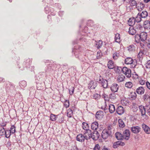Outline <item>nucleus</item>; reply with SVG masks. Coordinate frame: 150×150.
<instances>
[{
  "instance_id": "2",
  "label": "nucleus",
  "mask_w": 150,
  "mask_h": 150,
  "mask_svg": "<svg viewBox=\"0 0 150 150\" xmlns=\"http://www.w3.org/2000/svg\"><path fill=\"white\" fill-rule=\"evenodd\" d=\"M81 48L80 46H78L77 47L75 46L74 50H72V52H74L75 50H76V51H75L74 53L75 57L78 58L81 61L83 62L84 61L83 58L84 56L79 52H81Z\"/></svg>"
},
{
  "instance_id": "4",
  "label": "nucleus",
  "mask_w": 150,
  "mask_h": 150,
  "mask_svg": "<svg viewBox=\"0 0 150 150\" xmlns=\"http://www.w3.org/2000/svg\"><path fill=\"white\" fill-rule=\"evenodd\" d=\"M32 59H28L25 60L23 63V65L24 66L22 67H19V68H21V70H23L24 69V66H25V67L28 68L29 69H30V70L31 71H33L34 69L33 66H31L30 67V64L32 63Z\"/></svg>"
},
{
  "instance_id": "19",
  "label": "nucleus",
  "mask_w": 150,
  "mask_h": 150,
  "mask_svg": "<svg viewBox=\"0 0 150 150\" xmlns=\"http://www.w3.org/2000/svg\"><path fill=\"white\" fill-rule=\"evenodd\" d=\"M115 136L116 139L118 140H122L124 139L123 134L119 132H117L115 133Z\"/></svg>"
},
{
  "instance_id": "57",
  "label": "nucleus",
  "mask_w": 150,
  "mask_h": 150,
  "mask_svg": "<svg viewBox=\"0 0 150 150\" xmlns=\"http://www.w3.org/2000/svg\"><path fill=\"white\" fill-rule=\"evenodd\" d=\"M122 68L121 67H117L116 69L115 70V71L116 73H120L121 71V70H122Z\"/></svg>"
},
{
  "instance_id": "29",
  "label": "nucleus",
  "mask_w": 150,
  "mask_h": 150,
  "mask_svg": "<svg viewBox=\"0 0 150 150\" xmlns=\"http://www.w3.org/2000/svg\"><path fill=\"white\" fill-rule=\"evenodd\" d=\"M144 28L145 29H150V21L149 20L145 21L144 23Z\"/></svg>"
},
{
  "instance_id": "52",
  "label": "nucleus",
  "mask_w": 150,
  "mask_h": 150,
  "mask_svg": "<svg viewBox=\"0 0 150 150\" xmlns=\"http://www.w3.org/2000/svg\"><path fill=\"white\" fill-rule=\"evenodd\" d=\"M64 106L66 108H67L68 107L69 105V100H66L65 101L64 103Z\"/></svg>"
},
{
  "instance_id": "60",
  "label": "nucleus",
  "mask_w": 150,
  "mask_h": 150,
  "mask_svg": "<svg viewBox=\"0 0 150 150\" xmlns=\"http://www.w3.org/2000/svg\"><path fill=\"white\" fill-rule=\"evenodd\" d=\"M64 120V117H62L58 120V122L59 123H62L63 122Z\"/></svg>"
},
{
  "instance_id": "53",
  "label": "nucleus",
  "mask_w": 150,
  "mask_h": 150,
  "mask_svg": "<svg viewBox=\"0 0 150 150\" xmlns=\"http://www.w3.org/2000/svg\"><path fill=\"white\" fill-rule=\"evenodd\" d=\"M119 56V55H117V52H115L113 54V58L114 60H116L117 59Z\"/></svg>"
},
{
  "instance_id": "28",
  "label": "nucleus",
  "mask_w": 150,
  "mask_h": 150,
  "mask_svg": "<svg viewBox=\"0 0 150 150\" xmlns=\"http://www.w3.org/2000/svg\"><path fill=\"white\" fill-rule=\"evenodd\" d=\"M73 115V112L72 110L69 108L67 111V115L69 118H71L72 117Z\"/></svg>"
},
{
  "instance_id": "56",
  "label": "nucleus",
  "mask_w": 150,
  "mask_h": 150,
  "mask_svg": "<svg viewBox=\"0 0 150 150\" xmlns=\"http://www.w3.org/2000/svg\"><path fill=\"white\" fill-rule=\"evenodd\" d=\"M93 98L95 99H98L100 98V95L96 93L95 94L93 95Z\"/></svg>"
},
{
  "instance_id": "49",
  "label": "nucleus",
  "mask_w": 150,
  "mask_h": 150,
  "mask_svg": "<svg viewBox=\"0 0 150 150\" xmlns=\"http://www.w3.org/2000/svg\"><path fill=\"white\" fill-rule=\"evenodd\" d=\"M109 98L110 99H114L116 98V94L114 92L110 94L109 95Z\"/></svg>"
},
{
  "instance_id": "26",
  "label": "nucleus",
  "mask_w": 150,
  "mask_h": 150,
  "mask_svg": "<svg viewBox=\"0 0 150 150\" xmlns=\"http://www.w3.org/2000/svg\"><path fill=\"white\" fill-rule=\"evenodd\" d=\"M142 17L141 16H140V13H139L136 18H133V19H134V21H135L136 22H137V23H139V22H140L142 20Z\"/></svg>"
},
{
  "instance_id": "17",
  "label": "nucleus",
  "mask_w": 150,
  "mask_h": 150,
  "mask_svg": "<svg viewBox=\"0 0 150 150\" xmlns=\"http://www.w3.org/2000/svg\"><path fill=\"white\" fill-rule=\"evenodd\" d=\"M103 112L101 110L97 111L95 115L96 118L99 120L101 119L103 117Z\"/></svg>"
},
{
  "instance_id": "61",
  "label": "nucleus",
  "mask_w": 150,
  "mask_h": 150,
  "mask_svg": "<svg viewBox=\"0 0 150 150\" xmlns=\"http://www.w3.org/2000/svg\"><path fill=\"white\" fill-rule=\"evenodd\" d=\"M146 86L150 90V83L148 81H146Z\"/></svg>"
},
{
  "instance_id": "33",
  "label": "nucleus",
  "mask_w": 150,
  "mask_h": 150,
  "mask_svg": "<svg viewBox=\"0 0 150 150\" xmlns=\"http://www.w3.org/2000/svg\"><path fill=\"white\" fill-rule=\"evenodd\" d=\"M19 85L21 88H25L27 86L26 82L24 80L22 81L19 82Z\"/></svg>"
},
{
  "instance_id": "40",
  "label": "nucleus",
  "mask_w": 150,
  "mask_h": 150,
  "mask_svg": "<svg viewBox=\"0 0 150 150\" xmlns=\"http://www.w3.org/2000/svg\"><path fill=\"white\" fill-rule=\"evenodd\" d=\"M57 115L53 114H51L50 115V119L52 121H55L56 120Z\"/></svg>"
},
{
  "instance_id": "45",
  "label": "nucleus",
  "mask_w": 150,
  "mask_h": 150,
  "mask_svg": "<svg viewBox=\"0 0 150 150\" xmlns=\"http://www.w3.org/2000/svg\"><path fill=\"white\" fill-rule=\"evenodd\" d=\"M130 3V5L131 6H137V3L135 0H130L129 1Z\"/></svg>"
},
{
  "instance_id": "64",
  "label": "nucleus",
  "mask_w": 150,
  "mask_h": 150,
  "mask_svg": "<svg viewBox=\"0 0 150 150\" xmlns=\"http://www.w3.org/2000/svg\"><path fill=\"white\" fill-rule=\"evenodd\" d=\"M136 93L135 92H134V95H133V96H132L131 98L133 99H135L136 98Z\"/></svg>"
},
{
  "instance_id": "22",
  "label": "nucleus",
  "mask_w": 150,
  "mask_h": 150,
  "mask_svg": "<svg viewBox=\"0 0 150 150\" xmlns=\"http://www.w3.org/2000/svg\"><path fill=\"white\" fill-rule=\"evenodd\" d=\"M98 123L97 121L93 122L91 124V129L93 130H96L98 128Z\"/></svg>"
},
{
  "instance_id": "24",
  "label": "nucleus",
  "mask_w": 150,
  "mask_h": 150,
  "mask_svg": "<svg viewBox=\"0 0 150 150\" xmlns=\"http://www.w3.org/2000/svg\"><path fill=\"white\" fill-rule=\"evenodd\" d=\"M133 62V59L131 57H128L126 58L125 59V63L126 64H132Z\"/></svg>"
},
{
  "instance_id": "59",
  "label": "nucleus",
  "mask_w": 150,
  "mask_h": 150,
  "mask_svg": "<svg viewBox=\"0 0 150 150\" xmlns=\"http://www.w3.org/2000/svg\"><path fill=\"white\" fill-rule=\"evenodd\" d=\"M36 83H37L36 86L37 87V89L38 90H40L41 89L39 88V87H41V83H38L37 81H36Z\"/></svg>"
},
{
  "instance_id": "50",
  "label": "nucleus",
  "mask_w": 150,
  "mask_h": 150,
  "mask_svg": "<svg viewBox=\"0 0 150 150\" xmlns=\"http://www.w3.org/2000/svg\"><path fill=\"white\" fill-rule=\"evenodd\" d=\"M150 94L148 95V94L146 93L143 96V99L145 101H146L149 98Z\"/></svg>"
},
{
  "instance_id": "10",
  "label": "nucleus",
  "mask_w": 150,
  "mask_h": 150,
  "mask_svg": "<svg viewBox=\"0 0 150 150\" xmlns=\"http://www.w3.org/2000/svg\"><path fill=\"white\" fill-rule=\"evenodd\" d=\"M97 83L95 81H91L90 82L88 85V88L90 89H94L97 86Z\"/></svg>"
},
{
  "instance_id": "63",
  "label": "nucleus",
  "mask_w": 150,
  "mask_h": 150,
  "mask_svg": "<svg viewBox=\"0 0 150 150\" xmlns=\"http://www.w3.org/2000/svg\"><path fill=\"white\" fill-rule=\"evenodd\" d=\"M98 53H97V59H99L100 58H101V56L102 55V54L101 53L100 54V53H99V54H98Z\"/></svg>"
},
{
  "instance_id": "27",
  "label": "nucleus",
  "mask_w": 150,
  "mask_h": 150,
  "mask_svg": "<svg viewBox=\"0 0 150 150\" xmlns=\"http://www.w3.org/2000/svg\"><path fill=\"white\" fill-rule=\"evenodd\" d=\"M139 107L140 111L141 112L142 115L143 116L145 115L146 113V110L144 107L142 105H141L139 106Z\"/></svg>"
},
{
  "instance_id": "20",
  "label": "nucleus",
  "mask_w": 150,
  "mask_h": 150,
  "mask_svg": "<svg viewBox=\"0 0 150 150\" xmlns=\"http://www.w3.org/2000/svg\"><path fill=\"white\" fill-rule=\"evenodd\" d=\"M142 127L146 133L147 134L150 133V128L145 124H142Z\"/></svg>"
},
{
  "instance_id": "44",
  "label": "nucleus",
  "mask_w": 150,
  "mask_h": 150,
  "mask_svg": "<svg viewBox=\"0 0 150 150\" xmlns=\"http://www.w3.org/2000/svg\"><path fill=\"white\" fill-rule=\"evenodd\" d=\"M128 50L130 51H134L135 50V47L133 45H130L128 47Z\"/></svg>"
},
{
  "instance_id": "18",
  "label": "nucleus",
  "mask_w": 150,
  "mask_h": 150,
  "mask_svg": "<svg viewBox=\"0 0 150 150\" xmlns=\"http://www.w3.org/2000/svg\"><path fill=\"white\" fill-rule=\"evenodd\" d=\"M136 92L139 94L142 95L144 93L145 89L143 87L140 86L137 88Z\"/></svg>"
},
{
  "instance_id": "34",
  "label": "nucleus",
  "mask_w": 150,
  "mask_h": 150,
  "mask_svg": "<svg viewBox=\"0 0 150 150\" xmlns=\"http://www.w3.org/2000/svg\"><path fill=\"white\" fill-rule=\"evenodd\" d=\"M82 128L84 130H86V129H89V125L86 122H83L82 123Z\"/></svg>"
},
{
  "instance_id": "55",
  "label": "nucleus",
  "mask_w": 150,
  "mask_h": 150,
  "mask_svg": "<svg viewBox=\"0 0 150 150\" xmlns=\"http://www.w3.org/2000/svg\"><path fill=\"white\" fill-rule=\"evenodd\" d=\"M74 87H71V88L69 89V93L70 95H72L74 93Z\"/></svg>"
},
{
  "instance_id": "5",
  "label": "nucleus",
  "mask_w": 150,
  "mask_h": 150,
  "mask_svg": "<svg viewBox=\"0 0 150 150\" xmlns=\"http://www.w3.org/2000/svg\"><path fill=\"white\" fill-rule=\"evenodd\" d=\"M110 128V127H108V129H104L103 131L101 136L103 139H106L108 136H111L112 132L109 129Z\"/></svg>"
},
{
  "instance_id": "25",
  "label": "nucleus",
  "mask_w": 150,
  "mask_h": 150,
  "mask_svg": "<svg viewBox=\"0 0 150 150\" xmlns=\"http://www.w3.org/2000/svg\"><path fill=\"white\" fill-rule=\"evenodd\" d=\"M125 75L122 74H119L117 77V81L119 82L123 81L125 79Z\"/></svg>"
},
{
  "instance_id": "37",
  "label": "nucleus",
  "mask_w": 150,
  "mask_h": 150,
  "mask_svg": "<svg viewBox=\"0 0 150 150\" xmlns=\"http://www.w3.org/2000/svg\"><path fill=\"white\" fill-rule=\"evenodd\" d=\"M56 64H51L50 65H49L47 67L48 68V71H51V70H54V68L56 67Z\"/></svg>"
},
{
  "instance_id": "35",
  "label": "nucleus",
  "mask_w": 150,
  "mask_h": 150,
  "mask_svg": "<svg viewBox=\"0 0 150 150\" xmlns=\"http://www.w3.org/2000/svg\"><path fill=\"white\" fill-rule=\"evenodd\" d=\"M119 127H120L123 128L125 127V124L122 120L119 119L118 120Z\"/></svg>"
},
{
  "instance_id": "16",
  "label": "nucleus",
  "mask_w": 150,
  "mask_h": 150,
  "mask_svg": "<svg viewBox=\"0 0 150 150\" xmlns=\"http://www.w3.org/2000/svg\"><path fill=\"white\" fill-rule=\"evenodd\" d=\"M136 32H137V30L133 26V25L129 27L128 31V33L129 34L134 35L136 34Z\"/></svg>"
},
{
  "instance_id": "14",
  "label": "nucleus",
  "mask_w": 150,
  "mask_h": 150,
  "mask_svg": "<svg viewBox=\"0 0 150 150\" xmlns=\"http://www.w3.org/2000/svg\"><path fill=\"white\" fill-rule=\"evenodd\" d=\"M131 130L133 133L137 134L140 131L141 128L138 126H133L131 127Z\"/></svg>"
},
{
  "instance_id": "48",
  "label": "nucleus",
  "mask_w": 150,
  "mask_h": 150,
  "mask_svg": "<svg viewBox=\"0 0 150 150\" xmlns=\"http://www.w3.org/2000/svg\"><path fill=\"white\" fill-rule=\"evenodd\" d=\"M6 130L4 127H2L0 129V135L2 136L5 135Z\"/></svg>"
},
{
  "instance_id": "54",
  "label": "nucleus",
  "mask_w": 150,
  "mask_h": 150,
  "mask_svg": "<svg viewBox=\"0 0 150 150\" xmlns=\"http://www.w3.org/2000/svg\"><path fill=\"white\" fill-rule=\"evenodd\" d=\"M145 65L146 68L150 69V60H148Z\"/></svg>"
},
{
  "instance_id": "39",
  "label": "nucleus",
  "mask_w": 150,
  "mask_h": 150,
  "mask_svg": "<svg viewBox=\"0 0 150 150\" xmlns=\"http://www.w3.org/2000/svg\"><path fill=\"white\" fill-rule=\"evenodd\" d=\"M125 86L128 88H131L133 86V84L131 82H127L125 83Z\"/></svg>"
},
{
  "instance_id": "62",
  "label": "nucleus",
  "mask_w": 150,
  "mask_h": 150,
  "mask_svg": "<svg viewBox=\"0 0 150 150\" xmlns=\"http://www.w3.org/2000/svg\"><path fill=\"white\" fill-rule=\"evenodd\" d=\"M139 82L141 85H143L145 84V82L144 81L141 79L139 81Z\"/></svg>"
},
{
  "instance_id": "13",
  "label": "nucleus",
  "mask_w": 150,
  "mask_h": 150,
  "mask_svg": "<svg viewBox=\"0 0 150 150\" xmlns=\"http://www.w3.org/2000/svg\"><path fill=\"white\" fill-rule=\"evenodd\" d=\"M119 87V86L117 84L114 83L112 84L110 88L112 92L115 93L117 91Z\"/></svg>"
},
{
  "instance_id": "7",
  "label": "nucleus",
  "mask_w": 150,
  "mask_h": 150,
  "mask_svg": "<svg viewBox=\"0 0 150 150\" xmlns=\"http://www.w3.org/2000/svg\"><path fill=\"white\" fill-rule=\"evenodd\" d=\"M87 135H83L82 134H78L76 137V139L77 141L82 142H84L85 140H87Z\"/></svg>"
},
{
  "instance_id": "23",
  "label": "nucleus",
  "mask_w": 150,
  "mask_h": 150,
  "mask_svg": "<svg viewBox=\"0 0 150 150\" xmlns=\"http://www.w3.org/2000/svg\"><path fill=\"white\" fill-rule=\"evenodd\" d=\"M83 134L84 135H86V134H87V138H88L87 139V140L90 139L91 138V136L92 135V132L91 130L89 129H86L85 130V131L84 132Z\"/></svg>"
},
{
  "instance_id": "42",
  "label": "nucleus",
  "mask_w": 150,
  "mask_h": 150,
  "mask_svg": "<svg viewBox=\"0 0 150 150\" xmlns=\"http://www.w3.org/2000/svg\"><path fill=\"white\" fill-rule=\"evenodd\" d=\"M103 98H104L105 101H109L110 99L109 96H108L107 94L104 93L102 96Z\"/></svg>"
},
{
  "instance_id": "9",
  "label": "nucleus",
  "mask_w": 150,
  "mask_h": 150,
  "mask_svg": "<svg viewBox=\"0 0 150 150\" xmlns=\"http://www.w3.org/2000/svg\"><path fill=\"white\" fill-rule=\"evenodd\" d=\"M100 136L98 132L96 130H95L92 132L91 138L93 140H96L98 139Z\"/></svg>"
},
{
  "instance_id": "47",
  "label": "nucleus",
  "mask_w": 150,
  "mask_h": 150,
  "mask_svg": "<svg viewBox=\"0 0 150 150\" xmlns=\"http://www.w3.org/2000/svg\"><path fill=\"white\" fill-rule=\"evenodd\" d=\"M144 50H141L139 53L138 54V57L140 58H142V55L144 54Z\"/></svg>"
},
{
  "instance_id": "51",
  "label": "nucleus",
  "mask_w": 150,
  "mask_h": 150,
  "mask_svg": "<svg viewBox=\"0 0 150 150\" xmlns=\"http://www.w3.org/2000/svg\"><path fill=\"white\" fill-rule=\"evenodd\" d=\"M134 28L137 30H140L142 28V25L139 23L136 24L135 26L134 27Z\"/></svg>"
},
{
  "instance_id": "46",
  "label": "nucleus",
  "mask_w": 150,
  "mask_h": 150,
  "mask_svg": "<svg viewBox=\"0 0 150 150\" xmlns=\"http://www.w3.org/2000/svg\"><path fill=\"white\" fill-rule=\"evenodd\" d=\"M119 146H120V141L115 142L113 145V147L114 149L117 148Z\"/></svg>"
},
{
  "instance_id": "36",
  "label": "nucleus",
  "mask_w": 150,
  "mask_h": 150,
  "mask_svg": "<svg viewBox=\"0 0 150 150\" xmlns=\"http://www.w3.org/2000/svg\"><path fill=\"white\" fill-rule=\"evenodd\" d=\"M96 47L98 49H100L103 45V41L101 40H99L98 42H96Z\"/></svg>"
},
{
  "instance_id": "1",
  "label": "nucleus",
  "mask_w": 150,
  "mask_h": 150,
  "mask_svg": "<svg viewBox=\"0 0 150 150\" xmlns=\"http://www.w3.org/2000/svg\"><path fill=\"white\" fill-rule=\"evenodd\" d=\"M147 37V33L145 32H142L140 34H137L135 36V41L137 43L141 41L144 42L146 40Z\"/></svg>"
},
{
  "instance_id": "43",
  "label": "nucleus",
  "mask_w": 150,
  "mask_h": 150,
  "mask_svg": "<svg viewBox=\"0 0 150 150\" xmlns=\"http://www.w3.org/2000/svg\"><path fill=\"white\" fill-rule=\"evenodd\" d=\"M115 41L116 42H120V34L118 33L116 34L115 37Z\"/></svg>"
},
{
  "instance_id": "12",
  "label": "nucleus",
  "mask_w": 150,
  "mask_h": 150,
  "mask_svg": "<svg viewBox=\"0 0 150 150\" xmlns=\"http://www.w3.org/2000/svg\"><path fill=\"white\" fill-rule=\"evenodd\" d=\"M123 136L125 137L124 139L126 140H128L130 137V132L129 129H126L123 132Z\"/></svg>"
},
{
  "instance_id": "38",
  "label": "nucleus",
  "mask_w": 150,
  "mask_h": 150,
  "mask_svg": "<svg viewBox=\"0 0 150 150\" xmlns=\"http://www.w3.org/2000/svg\"><path fill=\"white\" fill-rule=\"evenodd\" d=\"M11 134H12L11 132H10L9 130H6L5 135L6 138H9Z\"/></svg>"
},
{
  "instance_id": "3",
  "label": "nucleus",
  "mask_w": 150,
  "mask_h": 150,
  "mask_svg": "<svg viewBox=\"0 0 150 150\" xmlns=\"http://www.w3.org/2000/svg\"><path fill=\"white\" fill-rule=\"evenodd\" d=\"M4 86L7 92H11L16 90L15 86L14 84L9 81L6 82Z\"/></svg>"
},
{
  "instance_id": "30",
  "label": "nucleus",
  "mask_w": 150,
  "mask_h": 150,
  "mask_svg": "<svg viewBox=\"0 0 150 150\" xmlns=\"http://www.w3.org/2000/svg\"><path fill=\"white\" fill-rule=\"evenodd\" d=\"M107 65L108 68L110 69H113L114 67V62L112 60H110L108 61Z\"/></svg>"
},
{
  "instance_id": "58",
  "label": "nucleus",
  "mask_w": 150,
  "mask_h": 150,
  "mask_svg": "<svg viewBox=\"0 0 150 150\" xmlns=\"http://www.w3.org/2000/svg\"><path fill=\"white\" fill-rule=\"evenodd\" d=\"M100 146L98 144H96L95 146V147L94 150H99Z\"/></svg>"
},
{
  "instance_id": "8",
  "label": "nucleus",
  "mask_w": 150,
  "mask_h": 150,
  "mask_svg": "<svg viewBox=\"0 0 150 150\" xmlns=\"http://www.w3.org/2000/svg\"><path fill=\"white\" fill-rule=\"evenodd\" d=\"M99 81L100 82V83L102 86L104 88H106L108 87V83L107 80L101 78V76H100Z\"/></svg>"
},
{
  "instance_id": "41",
  "label": "nucleus",
  "mask_w": 150,
  "mask_h": 150,
  "mask_svg": "<svg viewBox=\"0 0 150 150\" xmlns=\"http://www.w3.org/2000/svg\"><path fill=\"white\" fill-rule=\"evenodd\" d=\"M9 131L11 132L12 134H14L16 132V127L15 126L13 125L11 126L10 129Z\"/></svg>"
},
{
  "instance_id": "15",
  "label": "nucleus",
  "mask_w": 150,
  "mask_h": 150,
  "mask_svg": "<svg viewBox=\"0 0 150 150\" xmlns=\"http://www.w3.org/2000/svg\"><path fill=\"white\" fill-rule=\"evenodd\" d=\"M116 112L119 115H121L124 113L125 110L124 108L121 106H118L116 109Z\"/></svg>"
},
{
  "instance_id": "6",
  "label": "nucleus",
  "mask_w": 150,
  "mask_h": 150,
  "mask_svg": "<svg viewBox=\"0 0 150 150\" xmlns=\"http://www.w3.org/2000/svg\"><path fill=\"white\" fill-rule=\"evenodd\" d=\"M122 71L127 78H130L131 76V71L129 68L124 67L122 69Z\"/></svg>"
},
{
  "instance_id": "11",
  "label": "nucleus",
  "mask_w": 150,
  "mask_h": 150,
  "mask_svg": "<svg viewBox=\"0 0 150 150\" xmlns=\"http://www.w3.org/2000/svg\"><path fill=\"white\" fill-rule=\"evenodd\" d=\"M145 7L144 4L142 2H139L137 3L136 8L139 11H142Z\"/></svg>"
},
{
  "instance_id": "21",
  "label": "nucleus",
  "mask_w": 150,
  "mask_h": 150,
  "mask_svg": "<svg viewBox=\"0 0 150 150\" xmlns=\"http://www.w3.org/2000/svg\"><path fill=\"white\" fill-rule=\"evenodd\" d=\"M81 94V97H82V100H86L87 97L88 96V92H83L80 93Z\"/></svg>"
},
{
  "instance_id": "32",
  "label": "nucleus",
  "mask_w": 150,
  "mask_h": 150,
  "mask_svg": "<svg viewBox=\"0 0 150 150\" xmlns=\"http://www.w3.org/2000/svg\"><path fill=\"white\" fill-rule=\"evenodd\" d=\"M142 18H146L148 15V12L146 11H143L141 13L139 12Z\"/></svg>"
},
{
  "instance_id": "31",
  "label": "nucleus",
  "mask_w": 150,
  "mask_h": 150,
  "mask_svg": "<svg viewBox=\"0 0 150 150\" xmlns=\"http://www.w3.org/2000/svg\"><path fill=\"white\" fill-rule=\"evenodd\" d=\"M109 112L112 113H113L115 110V106L112 104H110L109 105Z\"/></svg>"
}]
</instances>
